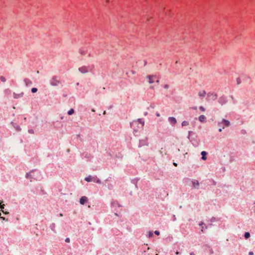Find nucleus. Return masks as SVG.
Instances as JSON below:
<instances>
[{"mask_svg": "<svg viewBox=\"0 0 255 255\" xmlns=\"http://www.w3.org/2000/svg\"><path fill=\"white\" fill-rule=\"evenodd\" d=\"M144 125V122L141 119H138L137 120L133 121L130 123V126L135 131H137L139 129L143 128Z\"/></svg>", "mask_w": 255, "mask_h": 255, "instance_id": "1", "label": "nucleus"}, {"mask_svg": "<svg viewBox=\"0 0 255 255\" xmlns=\"http://www.w3.org/2000/svg\"><path fill=\"white\" fill-rule=\"evenodd\" d=\"M147 79L148 80V82L149 84H154L153 86H151L150 88L153 89L154 88V86L157 87L158 83L159 82L158 78L154 75H150L146 77Z\"/></svg>", "mask_w": 255, "mask_h": 255, "instance_id": "2", "label": "nucleus"}, {"mask_svg": "<svg viewBox=\"0 0 255 255\" xmlns=\"http://www.w3.org/2000/svg\"><path fill=\"white\" fill-rule=\"evenodd\" d=\"M218 125L219 127L224 128L225 127L230 126V122L228 120L223 119L221 122L218 123Z\"/></svg>", "mask_w": 255, "mask_h": 255, "instance_id": "3", "label": "nucleus"}, {"mask_svg": "<svg viewBox=\"0 0 255 255\" xmlns=\"http://www.w3.org/2000/svg\"><path fill=\"white\" fill-rule=\"evenodd\" d=\"M85 180L87 182L93 181L98 183H101V180L97 177H92L91 175L85 177Z\"/></svg>", "mask_w": 255, "mask_h": 255, "instance_id": "4", "label": "nucleus"}, {"mask_svg": "<svg viewBox=\"0 0 255 255\" xmlns=\"http://www.w3.org/2000/svg\"><path fill=\"white\" fill-rule=\"evenodd\" d=\"M50 83L51 86H57L59 83V80L56 77H53L50 81Z\"/></svg>", "mask_w": 255, "mask_h": 255, "instance_id": "5", "label": "nucleus"}, {"mask_svg": "<svg viewBox=\"0 0 255 255\" xmlns=\"http://www.w3.org/2000/svg\"><path fill=\"white\" fill-rule=\"evenodd\" d=\"M78 70L81 73H83V74L86 73L88 72V68L85 66H83V67H80L78 69Z\"/></svg>", "mask_w": 255, "mask_h": 255, "instance_id": "6", "label": "nucleus"}, {"mask_svg": "<svg viewBox=\"0 0 255 255\" xmlns=\"http://www.w3.org/2000/svg\"><path fill=\"white\" fill-rule=\"evenodd\" d=\"M198 95L200 98L202 99L206 96V92L204 90H201L198 92Z\"/></svg>", "mask_w": 255, "mask_h": 255, "instance_id": "7", "label": "nucleus"}, {"mask_svg": "<svg viewBox=\"0 0 255 255\" xmlns=\"http://www.w3.org/2000/svg\"><path fill=\"white\" fill-rule=\"evenodd\" d=\"M88 201V198L86 196H82L80 199V203L84 205Z\"/></svg>", "mask_w": 255, "mask_h": 255, "instance_id": "8", "label": "nucleus"}, {"mask_svg": "<svg viewBox=\"0 0 255 255\" xmlns=\"http://www.w3.org/2000/svg\"><path fill=\"white\" fill-rule=\"evenodd\" d=\"M168 121L172 125H175L177 122L176 119L174 117H169L168 118Z\"/></svg>", "mask_w": 255, "mask_h": 255, "instance_id": "9", "label": "nucleus"}, {"mask_svg": "<svg viewBox=\"0 0 255 255\" xmlns=\"http://www.w3.org/2000/svg\"><path fill=\"white\" fill-rule=\"evenodd\" d=\"M24 81L26 86H30L32 85L31 81L28 79H24Z\"/></svg>", "mask_w": 255, "mask_h": 255, "instance_id": "10", "label": "nucleus"}, {"mask_svg": "<svg viewBox=\"0 0 255 255\" xmlns=\"http://www.w3.org/2000/svg\"><path fill=\"white\" fill-rule=\"evenodd\" d=\"M192 185L193 186L195 187V188H198L199 186V183L198 182V181L196 180H193L192 181Z\"/></svg>", "mask_w": 255, "mask_h": 255, "instance_id": "11", "label": "nucleus"}, {"mask_svg": "<svg viewBox=\"0 0 255 255\" xmlns=\"http://www.w3.org/2000/svg\"><path fill=\"white\" fill-rule=\"evenodd\" d=\"M206 118L204 115H201L199 117V121L201 123H204L206 121Z\"/></svg>", "mask_w": 255, "mask_h": 255, "instance_id": "12", "label": "nucleus"}, {"mask_svg": "<svg viewBox=\"0 0 255 255\" xmlns=\"http://www.w3.org/2000/svg\"><path fill=\"white\" fill-rule=\"evenodd\" d=\"M219 102L222 105H223L226 103V99L224 97H221L219 100Z\"/></svg>", "mask_w": 255, "mask_h": 255, "instance_id": "13", "label": "nucleus"}, {"mask_svg": "<svg viewBox=\"0 0 255 255\" xmlns=\"http://www.w3.org/2000/svg\"><path fill=\"white\" fill-rule=\"evenodd\" d=\"M201 155H202V159L203 160H206L207 159L206 155L207 152L205 151H203L201 152Z\"/></svg>", "mask_w": 255, "mask_h": 255, "instance_id": "14", "label": "nucleus"}, {"mask_svg": "<svg viewBox=\"0 0 255 255\" xmlns=\"http://www.w3.org/2000/svg\"><path fill=\"white\" fill-rule=\"evenodd\" d=\"M23 93H21L20 94H17L15 93H13V97L15 99H17L18 98L22 97L23 96Z\"/></svg>", "mask_w": 255, "mask_h": 255, "instance_id": "15", "label": "nucleus"}, {"mask_svg": "<svg viewBox=\"0 0 255 255\" xmlns=\"http://www.w3.org/2000/svg\"><path fill=\"white\" fill-rule=\"evenodd\" d=\"M153 235V232L152 231H147L146 236L148 238L152 237Z\"/></svg>", "mask_w": 255, "mask_h": 255, "instance_id": "16", "label": "nucleus"}, {"mask_svg": "<svg viewBox=\"0 0 255 255\" xmlns=\"http://www.w3.org/2000/svg\"><path fill=\"white\" fill-rule=\"evenodd\" d=\"M208 96H211L213 100H215L217 98L216 95L214 94H208Z\"/></svg>", "mask_w": 255, "mask_h": 255, "instance_id": "17", "label": "nucleus"}, {"mask_svg": "<svg viewBox=\"0 0 255 255\" xmlns=\"http://www.w3.org/2000/svg\"><path fill=\"white\" fill-rule=\"evenodd\" d=\"M181 125L182 127L187 126L189 125V122L187 121H183L182 122Z\"/></svg>", "mask_w": 255, "mask_h": 255, "instance_id": "18", "label": "nucleus"}, {"mask_svg": "<svg viewBox=\"0 0 255 255\" xmlns=\"http://www.w3.org/2000/svg\"><path fill=\"white\" fill-rule=\"evenodd\" d=\"M74 113V110L73 109H70L68 112V114L69 115H71L72 114H73V113Z\"/></svg>", "mask_w": 255, "mask_h": 255, "instance_id": "19", "label": "nucleus"}, {"mask_svg": "<svg viewBox=\"0 0 255 255\" xmlns=\"http://www.w3.org/2000/svg\"><path fill=\"white\" fill-rule=\"evenodd\" d=\"M250 237V234L248 232H246L245 234V238L246 239H248Z\"/></svg>", "mask_w": 255, "mask_h": 255, "instance_id": "20", "label": "nucleus"}, {"mask_svg": "<svg viewBox=\"0 0 255 255\" xmlns=\"http://www.w3.org/2000/svg\"><path fill=\"white\" fill-rule=\"evenodd\" d=\"M0 80L1 82H5L6 81V79L5 77H3V76H1L0 77Z\"/></svg>", "mask_w": 255, "mask_h": 255, "instance_id": "21", "label": "nucleus"}, {"mask_svg": "<svg viewBox=\"0 0 255 255\" xmlns=\"http://www.w3.org/2000/svg\"><path fill=\"white\" fill-rule=\"evenodd\" d=\"M37 91V88H32L31 89V92H32V93H36Z\"/></svg>", "mask_w": 255, "mask_h": 255, "instance_id": "22", "label": "nucleus"}, {"mask_svg": "<svg viewBox=\"0 0 255 255\" xmlns=\"http://www.w3.org/2000/svg\"><path fill=\"white\" fill-rule=\"evenodd\" d=\"M199 110L202 112H204L205 111V109L202 106L199 107Z\"/></svg>", "mask_w": 255, "mask_h": 255, "instance_id": "23", "label": "nucleus"}, {"mask_svg": "<svg viewBox=\"0 0 255 255\" xmlns=\"http://www.w3.org/2000/svg\"><path fill=\"white\" fill-rule=\"evenodd\" d=\"M31 172H30L29 173H27L26 175V178H30V176H31Z\"/></svg>", "mask_w": 255, "mask_h": 255, "instance_id": "24", "label": "nucleus"}, {"mask_svg": "<svg viewBox=\"0 0 255 255\" xmlns=\"http://www.w3.org/2000/svg\"><path fill=\"white\" fill-rule=\"evenodd\" d=\"M0 218L2 220V221H5L6 222H7L8 221V219H6L5 218L3 217H0Z\"/></svg>", "mask_w": 255, "mask_h": 255, "instance_id": "25", "label": "nucleus"}, {"mask_svg": "<svg viewBox=\"0 0 255 255\" xmlns=\"http://www.w3.org/2000/svg\"><path fill=\"white\" fill-rule=\"evenodd\" d=\"M154 233L157 236L159 235V232L158 231H155Z\"/></svg>", "mask_w": 255, "mask_h": 255, "instance_id": "26", "label": "nucleus"}, {"mask_svg": "<svg viewBox=\"0 0 255 255\" xmlns=\"http://www.w3.org/2000/svg\"><path fill=\"white\" fill-rule=\"evenodd\" d=\"M16 128V129L17 130V131H20L21 130L20 128L18 126H17L16 127H15Z\"/></svg>", "mask_w": 255, "mask_h": 255, "instance_id": "27", "label": "nucleus"}, {"mask_svg": "<svg viewBox=\"0 0 255 255\" xmlns=\"http://www.w3.org/2000/svg\"><path fill=\"white\" fill-rule=\"evenodd\" d=\"M28 132L30 133H34V131H33V129H29V130H28Z\"/></svg>", "mask_w": 255, "mask_h": 255, "instance_id": "28", "label": "nucleus"}, {"mask_svg": "<svg viewBox=\"0 0 255 255\" xmlns=\"http://www.w3.org/2000/svg\"><path fill=\"white\" fill-rule=\"evenodd\" d=\"M163 87L165 89H167L169 88V85H167V84H165L163 86Z\"/></svg>", "mask_w": 255, "mask_h": 255, "instance_id": "29", "label": "nucleus"}, {"mask_svg": "<svg viewBox=\"0 0 255 255\" xmlns=\"http://www.w3.org/2000/svg\"><path fill=\"white\" fill-rule=\"evenodd\" d=\"M65 242H67V243L70 242V239L69 238H66L65 239Z\"/></svg>", "mask_w": 255, "mask_h": 255, "instance_id": "30", "label": "nucleus"}, {"mask_svg": "<svg viewBox=\"0 0 255 255\" xmlns=\"http://www.w3.org/2000/svg\"><path fill=\"white\" fill-rule=\"evenodd\" d=\"M4 204H3V205H1L0 206V209H3V208H4Z\"/></svg>", "mask_w": 255, "mask_h": 255, "instance_id": "31", "label": "nucleus"}, {"mask_svg": "<svg viewBox=\"0 0 255 255\" xmlns=\"http://www.w3.org/2000/svg\"><path fill=\"white\" fill-rule=\"evenodd\" d=\"M2 212H3V214H9V213H8V212H6V211L5 212V211H3V210H2Z\"/></svg>", "mask_w": 255, "mask_h": 255, "instance_id": "32", "label": "nucleus"}, {"mask_svg": "<svg viewBox=\"0 0 255 255\" xmlns=\"http://www.w3.org/2000/svg\"><path fill=\"white\" fill-rule=\"evenodd\" d=\"M249 255H254V253L253 252H250L249 253Z\"/></svg>", "mask_w": 255, "mask_h": 255, "instance_id": "33", "label": "nucleus"}, {"mask_svg": "<svg viewBox=\"0 0 255 255\" xmlns=\"http://www.w3.org/2000/svg\"><path fill=\"white\" fill-rule=\"evenodd\" d=\"M203 225H204V223L203 222H201V223L199 224V225L201 227H202Z\"/></svg>", "mask_w": 255, "mask_h": 255, "instance_id": "34", "label": "nucleus"}, {"mask_svg": "<svg viewBox=\"0 0 255 255\" xmlns=\"http://www.w3.org/2000/svg\"><path fill=\"white\" fill-rule=\"evenodd\" d=\"M204 228H205V227H203V226L202 227V230H201L202 232H203Z\"/></svg>", "mask_w": 255, "mask_h": 255, "instance_id": "35", "label": "nucleus"}, {"mask_svg": "<svg viewBox=\"0 0 255 255\" xmlns=\"http://www.w3.org/2000/svg\"><path fill=\"white\" fill-rule=\"evenodd\" d=\"M190 255H195L193 252H192L190 254Z\"/></svg>", "mask_w": 255, "mask_h": 255, "instance_id": "36", "label": "nucleus"}, {"mask_svg": "<svg viewBox=\"0 0 255 255\" xmlns=\"http://www.w3.org/2000/svg\"><path fill=\"white\" fill-rule=\"evenodd\" d=\"M173 165L175 166H177V165L176 163H173Z\"/></svg>", "mask_w": 255, "mask_h": 255, "instance_id": "37", "label": "nucleus"}, {"mask_svg": "<svg viewBox=\"0 0 255 255\" xmlns=\"http://www.w3.org/2000/svg\"><path fill=\"white\" fill-rule=\"evenodd\" d=\"M192 109H194V110H196L197 109V107H195L192 108Z\"/></svg>", "mask_w": 255, "mask_h": 255, "instance_id": "38", "label": "nucleus"}, {"mask_svg": "<svg viewBox=\"0 0 255 255\" xmlns=\"http://www.w3.org/2000/svg\"><path fill=\"white\" fill-rule=\"evenodd\" d=\"M222 129L221 128H219V131L220 132L222 131Z\"/></svg>", "mask_w": 255, "mask_h": 255, "instance_id": "39", "label": "nucleus"}, {"mask_svg": "<svg viewBox=\"0 0 255 255\" xmlns=\"http://www.w3.org/2000/svg\"><path fill=\"white\" fill-rule=\"evenodd\" d=\"M175 254L176 255H179V253L178 252H176Z\"/></svg>", "mask_w": 255, "mask_h": 255, "instance_id": "40", "label": "nucleus"}, {"mask_svg": "<svg viewBox=\"0 0 255 255\" xmlns=\"http://www.w3.org/2000/svg\"><path fill=\"white\" fill-rule=\"evenodd\" d=\"M106 111H104V112H103V114H104V115L106 114Z\"/></svg>", "mask_w": 255, "mask_h": 255, "instance_id": "41", "label": "nucleus"}, {"mask_svg": "<svg viewBox=\"0 0 255 255\" xmlns=\"http://www.w3.org/2000/svg\"><path fill=\"white\" fill-rule=\"evenodd\" d=\"M156 115H157V116H158H158H159V114H156Z\"/></svg>", "mask_w": 255, "mask_h": 255, "instance_id": "42", "label": "nucleus"}, {"mask_svg": "<svg viewBox=\"0 0 255 255\" xmlns=\"http://www.w3.org/2000/svg\"><path fill=\"white\" fill-rule=\"evenodd\" d=\"M60 216H61V217H62V216H63L62 214H60Z\"/></svg>", "mask_w": 255, "mask_h": 255, "instance_id": "43", "label": "nucleus"}, {"mask_svg": "<svg viewBox=\"0 0 255 255\" xmlns=\"http://www.w3.org/2000/svg\"><path fill=\"white\" fill-rule=\"evenodd\" d=\"M1 205V203L0 202V206Z\"/></svg>", "mask_w": 255, "mask_h": 255, "instance_id": "44", "label": "nucleus"}, {"mask_svg": "<svg viewBox=\"0 0 255 255\" xmlns=\"http://www.w3.org/2000/svg\"><path fill=\"white\" fill-rule=\"evenodd\" d=\"M156 255H158V254H156Z\"/></svg>", "mask_w": 255, "mask_h": 255, "instance_id": "45", "label": "nucleus"}]
</instances>
